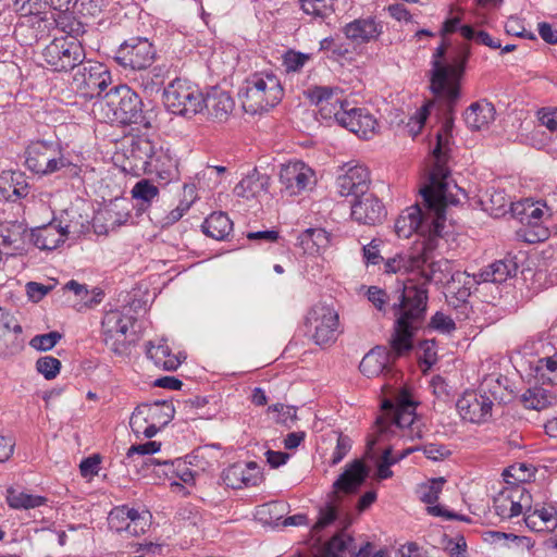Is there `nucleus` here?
Instances as JSON below:
<instances>
[{
	"instance_id": "1",
	"label": "nucleus",
	"mask_w": 557,
	"mask_h": 557,
	"mask_svg": "<svg viewBox=\"0 0 557 557\" xmlns=\"http://www.w3.org/2000/svg\"><path fill=\"white\" fill-rule=\"evenodd\" d=\"M368 300L385 313L387 305L394 317L391 347L396 355L403 356L413 348V336L425 321L429 301V290L424 286L403 284L392 295L377 286H370L367 292Z\"/></svg>"
},
{
	"instance_id": "2",
	"label": "nucleus",
	"mask_w": 557,
	"mask_h": 557,
	"mask_svg": "<svg viewBox=\"0 0 557 557\" xmlns=\"http://www.w3.org/2000/svg\"><path fill=\"white\" fill-rule=\"evenodd\" d=\"M447 178L448 171L442 165H437L435 172L429 177V183L420 189L423 203L429 214L432 215L424 232H421L423 240L411 252L420 269L433 259V253L445 227Z\"/></svg>"
},
{
	"instance_id": "3",
	"label": "nucleus",
	"mask_w": 557,
	"mask_h": 557,
	"mask_svg": "<svg viewBox=\"0 0 557 557\" xmlns=\"http://www.w3.org/2000/svg\"><path fill=\"white\" fill-rule=\"evenodd\" d=\"M448 44L443 40L432 55L429 72L430 90L440 100L457 103L461 97V79L470 58V47L460 45L446 58Z\"/></svg>"
},
{
	"instance_id": "4",
	"label": "nucleus",
	"mask_w": 557,
	"mask_h": 557,
	"mask_svg": "<svg viewBox=\"0 0 557 557\" xmlns=\"http://www.w3.org/2000/svg\"><path fill=\"white\" fill-rule=\"evenodd\" d=\"M91 112L98 121L104 123L137 124L145 128L151 126L149 119L143 113L140 97L126 85L115 86L97 98Z\"/></svg>"
},
{
	"instance_id": "5",
	"label": "nucleus",
	"mask_w": 557,
	"mask_h": 557,
	"mask_svg": "<svg viewBox=\"0 0 557 557\" xmlns=\"http://www.w3.org/2000/svg\"><path fill=\"white\" fill-rule=\"evenodd\" d=\"M127 160L133 163V170L154 174L164 186L181 178L178 160L171 150L147 137L138 136L132 139Z\"/></svg>"
},
{
	"instance_id": "6",
	"label": "nucleus",
	"mask_w": 557,
	"mask_h": 557,
	"mask_svg": "<svg viewBox=\"0 0 557 557\" xmlns=\"http://www.w3.org/2000/svg\"><path fill=\"white\" fill-rule=\"evenodd\" d=\"M417 403L407 392L397 395L396 401L385 399L382 403L383 413L376 419L377 432L399 436L405 441L421 440L423 424L416 414Z\"/></svg>"
},
{
	"instance_id": "7",
	"label": "nucleus",
	"mask_w": 557,
	"mask_h": 557,
	"mask_svg": "<svg viewBox=\"0 0 557 557\" xmlns=\"http://www.w3.org/2000/svg\"><path fill=\"white\" fill-rule=\"evenodd\" d=\"M240 96L245 111L256 114L269 111L278 104L283 99L284 88L273 72H256L245 79Z\"/></svg>"
},
{
	"instance_id": "8",
	"label": "nucleus",
	"mask_w": 557,
	"mask_h": 557,
	"mask_svg": "<svg viewBox=\"0 0 557 557\" xmlns=\"http://www.w3.org/2000/svg\"><path fill=\"white\" fill-rule=\"evenodd\" d=\"M498 389H500L499 380L491 377L483 381L480 394L465 393L456 404L460 417L472 423L485 422L492 416L493 400L498 398Z\"/></svg>"
},
{
	"instance_id": "9",
	"label": "nucleus",
	"mask_w": 557,
	"mask_h": 557,
	"mask_svg": "<svg viewBox=\"0 0 557 557\" xmlns=\"http://www.w3.org/2000/svg\"><path fill=\"white\" fill-rule=\"evenodd\" d=\"M164 104L170 112L191 117L203 111V94L186 79L176 78L163 91Z\"/></svg>"
},
{
	"instance_id": "10",
	"label": "nucleus",
	"mask_w": 557,
	"mask_h": 557,
	"mask_svg": "<svg viewBox=\"0 0 557 557\" xmlns=\"http://www.w3.org/2000/svg\"><path fill=\"white\" fill-rule=\"evenodd\" d=\"M41 55L46 64L54 72L73 71L86 58L82 44L69 37L53 39L44 48Z\"/></svg>"
},
{
	"instance_id": "11",
	"label": "nucleus",
	"mask_w": 557,
	"mask_h": 557,
	"mask_svg": "<svg viewBox=\"0 0 557 557\" xmlns=\"http://www.w3.org/2000/svg\"><path fill=\"white\" fill-rule=\"evenodd\" d=\"M73 71L72 88L84 97H102L101 92L112 82L107 65L100 62L84 60Z\"/></svg>"
},
{
	"instance_id": "12",
	"label": "nucleus",
	"mask_w": 557,
	"mask_h": 557,
	"mask_svg": "<svg viewBox=\"0 0 557 557\" xmlns=\"http://www.w3.org/2000/svg\"><path fill=\"white\" fill-rule=\"evenodd\" d=\"M136 319L120 310L106 312L101 321V330L104 345L116 356L124 357L131 352V342L127 339V331L133 327Z\"/></svg>"
},
{
	"instance_id": "13",
	"label": "nucleus",
	"mask_w": 557,
	"mask_h": 557,
	"mask_svg": "<svg viewBox=\"0 0 557 557\" xmlns=\"http://www.w3.org/2000/svg\"><path fill=\"white\" fill-rule=\"evenodd\" d=\"M157 51L146 37H131L120 45L114 60L123 67L146 71L154 62Z\"/></svg>"
},
{
	"instance_id": "14",
	"label": "nucleus",
	"mask_w": 557,
	"mask_h": 557,
	"mask_svg": "<svg viewBox=\"0 0 557 557\" xmlns=\"http://www.w3.org/2000/svg\"><path fill=\"white\" fill-rule=\"evenodd\" d=\"M307 329L312 331V339L319 346L330 345L336 341L338 314L331 306L314 305L306 315Z\"/></svg>"
},
{
	"instance_id": "15",
	"label": "nucleus",
	"mask_w": 557,
	"mask_h": 557,
	"mask_svg": "<svg viewBox=\"0 0 557 557\" xmlns=\"http://www.w3.org/2000/svg\"><path fill=\"white\" fill-rule=\"evenodd\" d=\"M280 183L288 195H299L315 184L314 171L302 161L282 164Z\"/></svg>"
},
{
	"instance_id": "16",
	"label": "nucleus",
	"mask_w": 557,
	"mask_h": 557,
	"mask_svg": "<svg viewBox=\"0 0 557 557\" xmlns=\"http://www.w3.org/2000/svg\"><path fill=\"white\" fill-rule=\"evenodd\" d=\"M531 500L530 493L522 486L502 491L494 497L493 508L502 519H511L523 512L527 503Z\"/></svg>"
},
{
	"instance_id": "17",
	"label": "nucleus",
	"mask_w": 557,
	"mask_h": 557,
	"mask_svg": "<svg viewBox=\"0 0 557 557\" xmlns=\"http://www.w3.org/2000/svg\"><path fill=\"white\" fill-rule=\"evenodd\" d=\"M351 218L359 224L376 225L386 216L382 201L372 193H366L351 202Z\"/></svg>"
},
{
	"instance_id": "18",
	"label": "nucleus",
	"mask_w": 557,
	"mask_h": 557,
	"mask_svg": "<svg viewBox=\"0 0 557 557\" xmlns=\"http://www.w3.org/2000/svg\"><path fill=\"white\" fill-rule=\"evenodd\" d=\"M370 184L369 170L359 164L349 166L344 174L336 178L339 195L343 197L352 196L354 199L368 193Z\"/></svg>"
},
{
	"instance_id": "19",
	"label": "nucleus",
	"mask_w": 557,
	"mask_h": 557,
	"mask_svg": "<svg viewBox=\"0 0 557 557\" xmlns=\"http://www.w3.org/2000/svg\"><path fill=\"white\" fill-rule=\"evenodd\" d=\"M175 409L169 401H156L152 405H143L136 408L129 420L132 430L139 433V418L143 417L145 422L149 420L159 423L161 426L169 424L174 418Z\"/></svg>"
},
{
	"instance_id": "20",
	"label": "nucleus",
	"mask_w": 557,
	"mask_h": 557,
	"mask_svg": "<svg viewBox=\"0 0 557 557\" xmlns=\"http://www.w3.org/2000/svg\"><path fill=\"white\" fill-rule=\"evenodd\" d=\"M343 33L351 42L362 45L375 41L383 33V25L375 17H360L346 24L343 27Z\"/></svg>"
},
{
	"instance_id": "21",
	"label": "nucleus",
	"mask_w": 557,
	"mask_h": 557,
	"mask_svg": "<svg viewBox=\"0 0 557 557\" xmlns=\"http://www.w3.org/2000/svg\"><path fill=\"white\" fill-rule=\"evenodd\" d=\"M343 127L349 129L361 138H369L375 134L377 122L364 108H349L342 112Z\"/></svg>"
},
{
	"instance_id": "22",
	"label": "nucleus",
	"mask_w": 557,
	"mask_h": 557,
	"mask_svg": "<svg viewBox=\"0 0 557 557\" xmlns=\"http://www.w3.org/2000/svg\"><path fill=\"white\" fill-rule=\"evenodd\" d=\"M69 226L49 223L29 232V243L40 250H53L65 242L69 235Z\"/></svg>"
},
{
	"instance_id": "23",
	"label": "nucleus",
	"mask_w": 557,
	"mask_h": 557,
	"mask_svg": "<svg viewBox=\"0 0 557 557\" xmlns=\"http://www.w3.org/2000/svg\"><path fill=\"white\" fill-rule=\"evenodd\" d=\"M431 216L429 212L424 214L419 205L410 206L395 221V233L400 238H409L414 232H424Z\"/></svg>"
},
{
	"instance_id": "24",
	"label": "nucleus",
	"mask_w": 557,
	"mask_h": 557,
	"mask_svg": "<svg viewBox=\"0 0 557 557\" xmlns=\"http://www.w3.org/2000/svg\"><path fill=\"white\" fill-rule=\"evenodd\" d=\"M234 109V100L228 92L213 87L203 96V110L213 120L226 121Z\"/></svg>"
},
{
	"instance_id": "25",
	"label": "nucleus",
	"mask_w": 557,
	"mask_h": 557,
	"mask_svg": "<svg viewBox=\"0 0 557 557\" xmlns=\"http://www.w3.org/2000/svg\"><path fill=\"white\" fill-rule=\"evenodd\" d=\"M398 357L393 347L392 351H388L385 347L376 346L364 355L359 364V370L368 377L379 376L384 371H388L389 362Z\"/></svg>"
},
{
	"instance_id": "26",
	"label": "nucleus",
	"mask_w": 557,
	"mask_h": 557,
	"mask_svg": "<svg viewBox=\"0 0 557 557\" xmlns=\"http://www.w3.org/2000/svg\"><path fill=\"white\" fill-rule=\"evenodd\" d=\"M515 257L507 256L502 260H496L485 269H483L478 275L473 276L476 283H503L507 278L512 277L517 274L518 263Z\"/></svg>"
},
{
	"instance_id": "27",
	"label": "nucleus",
	"mask_w": 557,
	"mask_h": 557,
	"mask_svg": "<svg viewBox=\"0 0 557 557\" xmlns=\"http://www.w3.org/2000/svg\"><path fill=\"white\" fill-rule=\"evenodd\" d=\"M367 476L368 468L366 465L360 460L352 461L333 483L334 494L337 492L355 493L366 481Z\"/></svg>"
},
{
	"instance_id": "28",
	"label": "nucleus",
	"mask_w": 557,
	"mask_h": 557,
	"mask_svg": "<svg viewBox=\"0 0 557 557\" xmlns=\"http://www.w3.org/2000/svg\"><path fill=\"white\" fill-rule=\"evenodd\" d=\"M444 102H445L447 109L445 112L442 128L436 135L437 143H436L435 148L433 149V157L435 158V162L432 168V171L429 174V177L435 172V169L437 165H442L443 168H445L448 171V175L450 174V171H449L448 166L446 165L447 160H445L444 147L448 144V139L451 136V131H453V126H454L453 112H454V107L456 106V103H448L447 101H444Z\"/></svg>"
},
{
	"instance_id": "29",
	"label": "nucleus",
	"mask_w": 557,
	"mask_h": 557,
	"mask_svg": "<svg viewBox=\"0 0 557 557\" xmlns=\"http://www.w3.org/2000/svg\"><path fill=\"white\" fill-rule=\"evenodd\" d=\"M59 144L53 141H32L25 150V164L34 173L42 171L51 154L57 153Z\"/></svg>"
},
{
	"instance_id": "30",
	"label": "nucleus",
	"mask_w": 557,
	"mask_h": 557,
	"mask_svg": "<svg viewBox=\"0 0 557 557\" xmlns=\"http://www.w3.org/2000/svg\"><path fill=\"white\" fill-rule=\"evenodd\" d=\"M28 187L22 172H2L0 175V197L8 201L26 197Z\"/></svg>"
},
{
	"instance_id": "31",
	"label": "nucleus",
	"mask_w": 557,
	"mask_h": 557,
	"mask_svg": "<svg viewBox=\"0 0 557 557\" xmlns=\"http://www.w3.org/2000/svg\"><path fill=\"white\" fill-rule=\"evenodd\" d=\"M463 119L472 131L482 129L495 120V108L486 101L474 102L466 110Z\"/></svg>"
},
{
	"instance_id": "32",
	"label": "nucleus",
	"mask_w": 557,
	"mask_h": 557,
	"mask_svg": "<svg viewBox=\"0 0 557 557\" xmlns=\"http://www.w3.org/2000/svg\"><path fill=\"white\" fill-rule=\"evenodd\" d=\"M146 355L158 368L165 371H175L182 363L180 357L171 352L165 341H161L158 345L149 342Z\"/></svg>"
},
{
	"instance_id": "33",
	"label": "nucleus",
	"mask_w": 557,
	"mask_h": 557,
	"mask_svg": "<svg viewBox=\"0 0 557 557\" xmlns=\"http://www.w3.org/2000/svg\"><path fill=\"white\" fill-rule=\"evenodd\" d=\"M269 185L270 176L260 174L257 169H253L235 186L234 191L238 197L250 198L268 191Z\"/></svg>"
},
{
	"instance_id": "34",
	"label": "nucleus",
	"mask_w": 557,
	"mask_h": 557,
	"mask_svg": "<svg viewBox=\"0 0 557 557\" xmlns=\"http://www.w3.org/2000/svg\"><path fill=\"white\" fill-rule=\"evenodd\" d=\"M201 230L208 237L224 240L233 230V222L225 212H213L206 218Z\"/></svg>"
},
{
	"instance_id": "35",
	"label": "nucleus",
	"mask_w": 557,
	"mask_h": 557,
	"mask_svg": "<svg viewBox=\"0 0 557 557\" xmlns=\"http://www.w3.org/2000/svg\"><path fill=\"white\" fill-rule=\"evenodd\" d=\"M0 237L3 247L20 253L26 250V245L29 243V233L26 226L21 223L3 226Z\"/></svg>"
},
{
	"instance_id": "36",
	"label": "nucleus",
	"mask_w": 557,
	"mask_h": 557,
	"mask_svg": "<svg viewBox=\"0 0 557 557\" xmlns=\"http://www.w3.org/2000/svg\"><path fill=\"white\" fill-rule=\"evenodd\" d=\"M510 209L513 216L528 225H537L544 215V210L540 207V202H534L532 199L511 202Z\"/></svg>"
},
{
	"instance_id": "37",
	"label": "nucleus",
	"mask_w": 557,
	"mask_h": 557,
	"mask_svg": "<svg viewBox=\"0 0 557 557\" xmlns=\"http://www.w3.org/2000/svg\"><path fill=\"white\" fill-rule=\"evenodd\" d=\"M298 245L305 252L315 253L330 245V234L324 228H307L298 236Z\"/></svg>"
},
{
	"instance_id": "38",
	"label": "nucleus",
	"mask_w": 557,
	"mask_h": 557,
	"mask_svg": "<svg viewBox=\"0 0 557 557\" xmlns=\"http://www.w3.org/2000/svg\"><path fill=\"white\" fill-rule=\"evenodd\" d=\"M447 296L457 302H466L471 295V277L466 272L456 271L445 281Z\"/></svg>"
},
{
	"instance_id": "39",
	"label": "nucleus",
	"mask_w": 557,
	"mask_h": 557,
	"mask_svg": "<svg viewBox=\"0 0 557 557\" xmlns=\"http://www.w3.org/2000/svg\"><path fill=\"white\" fill-rule=\"evenodd\" d=\"M356 549L354 537L341 531L323 545L321 557H338L346 552L354 553Z\"/></svg>"
},
{
	"instance_id": "40",
	"label": "nucleus",
	"mask_w": 557,
	"mask_h": 557,
	"mask_svg": "<svg viewBox=\"0 0 557 557\" xmlns=\"http://www.w3.org/2000/svg\"><path fill=\"white\" fill-rule=\"evenodd\" d=\"M555 400L553 394L543 387H532L521 395V401L528 409L542 410L550 406Z\"/></svg>"
},
{
	"instance_id": "41",
	"label": "nucleus",
	"mask_w": 557,
	"mask_h": 557,
	"mask_svg": "<svg viewBox=\"0 0 557 557\" xmlns=\"http://www.w3.org/2000/svg\"><path fill=\"white\" fill-rule=\"evenodd\" d=\"M426 264H429V270H424L423 268L420 269L421 276L424 278L423 284H416L417 286H424L426 288V283L434 282L436 284H443L445 281H447L448 275L450 276V262L446 259H441L437 261H434L433 259L429 261Z\"/></svg>"
},
{
	"instance_id": "42",
	"label": "nucleus",
	"mask_w": 557,
	"mask_h": 557,
	"mask_svg": "<svg viewBox=\"0 0 557 557\" xmlns=\"http://www.w3.org/2000/svg\"><path fill=\"white\" fill-rule=\"evenodd\" d=\"M384 267L386 273H407L420 269L412 253H397L386 259Z\"/></svg>"
},
{
	"instance_id": "43",
	"label": "nucleus",
	"mask_w": 557,
	"mask_h": 557,
	"mask_svg": "<svg viewBox=\"0 0 557 557\" xmlns=\"http://www.w3.org/2000/svg\"><path fill=\"white\" fill-rule=\"evenodd\" d=\"M46 498L38 495H32L24 492H15L13 490L9 491L8 494V503L10 507L16 509H29L36 508L46 503Z\"/></svg>"
},
{
	"instance_id": "44",
	"label": "nucleus",
	"mask_w": 557,
	"mask_h": 557,
	"mask_svg": "<svg viewBox=\"0 0 557 557\" xmlns=\"http://www.w3.org/2000/svg\"><path fill=\"white\" fill-rule=\"evenodd\" d=\"M536 377L550 384L557 383V354L540 358L534 366Z\"/></svg>"
},
{
	"instance_id": "45",
	"label": "nucleus",
	"mask_w": 557,
	"mask_h": 557,
	"mask_svg": "<svg viewBox=\"0 0 557 557\" xmlns=\"http://www.w3.org/2000/svg\"><path fill=\"white\" fill-rule=\"evenodd\" d=\"M349 107V103L346 101H342L338 98H333L321 106H319V112L323 120H334L341 126L343 125L342 121V112H346Z\"/></svg>"
},
{
	"instance_id": "46",
	"label": "nucleus",
	"mask_w": 557,
	"mask_h": 557,
	"mask_svg": "<svg viewBox=\"0 0 557 557\" xmlns=\"http://www.w3.org/2000/svg\"><path fill=\"white\" fill-rule=\"evenodd\" d=\"M223 482L232 488H240L243 485L250 483V478L245 475V467L235 463L226 468L222 473Z\"/></svg>"
},
{
	"instance_id": "47",
	"label": "nucleus",
	"mask_w": 557,
	"mask_h": 557,
	"mask_svg": "<svg viewBox=\"0 0 557 557\" xmlns=\"http://www.w3.org/2000/svg\"><path fill=\"white\" fill-rule=\"evenodd\" d=\"M131 194L134 199L150 205L159 196V188L149 180L143 178L134 185Z\"/></svg>"
},
{
	"instance_id": "48",
	"label": "nucleus",
	"mask_w": 557,
	"mask_h": 557,
	"mask_svg": "<svg viewBox=\"0 0 557 557\" xmlns=\"http://www.w3.org/2000/svg\"><path fill=\"white\" fill-rule=\"evenodd\" d=\"M166 73L164 65L152 67L146 73V76H143L141 87L146 92L158 91L165 81Z\"/></svg>"
},
{
	"instance_id": "49",
	"label": "nucleus",
	"mask_w": 557,
	"mask_h": 557,
	"mask_svg": "<svg viewBox=\"0 0 557 557\" xmlns=\"http://www.w3.org/2000/svg\"><path fill=\"white\" fill-rule=\"evenodd\" d=\"M302 11L314 17L324 18L333 12V0H300Z\"/></svg>"
},
{
	"instance_id": "50",
	"label": "nucleus",
	"mask_w": 557,
	"mask_h": 557,
	"mask_svg": "<svg viewBox=\"0 0 557 557\" xmlns=\"http://www.w3.org/2000/svg\"><path fill=\"white\" fill-rule=\"evenodd\" d=\"M148 516V511L139 512L133 508L132 515L129 516L128 521H126L127 524H125L124 532L133 536L144 534L149 527Z\"/></svg>"
},
{
	"instance_id": "51",
	"label": "nucleus",
	"mask_w": 557,
	"mask_h": 557,
	"mask_svg": "<svg viewBox=\"0 0 557 557\" xmlns=\"http://www.w3.org/2000/svg\"><path fill=\"white\" fill-rule=\"evenodd\" d=\"M310 58L311 55L308 53H302L289 49L283 54L282 64L286 73H297L301 71V69L307 63V61L310 60Z\"/></svg>"
},
{
	"instance_id": "52",
	"label": "nucleus",
	"mask_w": 557,
	"mask_h": 557,
	"mask_svg": "<svg viewBox=\"0 0 557 557\" xmlns=\"http://www.w3.org/2000/svg\"><path fill=\"white\" fill-rule=\"evenodd\" d=\"M133 508L127 506H119L113 508L108 516V524L111 530L120 533L125 530L126 521H128L132 515Z\"/></svg>"
},
{
	"instance_id": "53",
	"label": "nucleus",
	"mask_w": 557,
	"mask_h": 557,
	"mask_svg": "<svg viewBox=\"0 0 557 557\" xmlns=\"http://www.w3.org/2000/svg\"><path fill=\"white\" fill-rule=\"evenodd\" d=\"M61 338H62L61 333H59L57 331H52V332H49L46 334H39V335L34 336L30 339L29 345H30V347H33L36 350L48 351V350L52 349L59 343V341Z\"/></svg>"
},
{
	"instance_id": "54",
	"label": "nucleus",
	"mask_w": 557,
	"mask_h": 557,
	"mask_svg": "<svg viewBox=\"0 0 557 557\" xmlns=\"http://www.w3.org/2000/svg\"><path fill=\"white\" fill-rule=\"evenodd\" d=\"M37 371L47 380L54 379L61 369V361L52 356L40 357L36 361Z\"/></svg>"
},
{
	"instance_id": "55",
	"label": "nucleus",
	"mask_w": 557,
	"mask_h": 557,
	"mask_svg": "<svg viewBox=\"0 0 557 557\" xmlns=\"http://www.w3.org/2000/svg\"><path fill=\"white\" fill-rule=\"evenodd\" d=\"M444 478H437L430 481L429 484L421 487V500L425 504L433 505L437 502L440 493L445 483Z\"/></svg>"
},
{
	"instance_id": "56",
	"label": "nucleus",
	"mask_w": 557,
	"mask_h": 557,
	"mask_svg": "<svg viewBox=\"0 0 557 557\" xmlns=\"http://www.w3.org/2000/svg\"><path fill=\"white\" fill-rule=\"evenodd\" d=\"M161 448V443L150 441L144 444L132 445L125 457V465H129L133 461L134 455L145 456L158 453Z\"/></svg>"
},
{
	"instance_id": "57",
	"label": "nucleus",
	"mask_w": 557,
	"mask_h": 557,
	"mask_svg": "<svg viewBox=\"0 0 557 557\" xmlns=\"http://www.w3.org/2000/svg\"><path fill=\"white\" fill-rule=\"evenodd\" d=\"M11 333H22V326L11 313L0 308V336L4 337Z\"/></svg>"
},
{
	"instance_id": "58",
	"label": "nucleus",
	"mask_w": 557,
	"mask_h": 557,
	"mask_svg": "<svg viewBox=\"0 0 557 557\" xmlns=\"http://www.w3.org/2000/svg\"><path fill=\"white\" fill-rule=\"evenodd\" d=\"M69 164H70V162L61 153L60 146H58L57 153L51 154V157L48 159L46 164L42 166V171H40L38 174H41V175L52 174V173L61 170L62 168H65Z\"/></svg>"
},
{
	"instance_id": "59",
	"label": "nucleus",
	"mask_w": 557,
	"mask_h": 557,
	"mask_svg": "<svg viewBox=\"0 0 557 557\" xmlns=\"http://www.w3.org/2000/svg\"><path fill=\"white\" fill-rule=\"evenodd\" d=\"M430 326L442 333H450L456 330V323L454 320L441 311H437L431 318Z\"/></svg>"
},
{
	"instance_id": "60",
	"label": "nucleus",
	"mask_w": 557,
	"mask_h": 557,
	"mask_svg": "<svg viewBox=\"0 0 557 557\" xmlns=\"http://www.w3.org/2000/svg\"><path fill=\"white\" fill-rule=\"evenodd\" d=\"M351 448V440L344 434H339L337 437L336 447L333 451L331 465L335 466L339 463L344 457L348 454Z\"/></svg>"
},
{
	"instance_id": "61",
	"label": "nucleus",
	"mask_w": 557,
	"mask_h": 557,
	"mask_svg": "<svg viewBox=\"0 0 557 557\" xmlns=\"http://www.w3.org/2000/svg\"><path fill=\"white\" fill-rule=\"evenodd\" d=\"M539 517L540 523L544 525L545 530L549 531L557 527V510L554 507H542L541 509L533 510Z\"/></svg>"
},
{
	"instance_id": "62",
	"label": "nucleus",
	"mask_w": 557,
	"mask_h": 557,
	"mask_svg": "<svg viewBox=\"0 0 557 557\" xmlns=\"http://www.w3.org/2000/svg\"><path fill=\"white\" fill-rule=\"evenodd\" d=\"M337 518V509L335 506L329 504L325 508L320 510V516L315 524L313 525V530L319 532L323 530L325 527L333 523Z\"/></svg>"
},
{
	"instance_id": "63",
	"label": "nucleus",
	"mask_w": 557,
	"mask_h": 557,
	"mask_svg": "<svg viewBox=\"0 0 557 557\" xmlns=\"http://www.w3.org/2000/svg\"><path fill=\"white\" fill-rule=\"evenodd\" d=\"M177 519L186 522L188 525L196 527L201 522L202 517L195 507L187 505L180 508Z\"/></svg>"
},
{
	"instance_id": "64",
	"label": "nucleus",
	"mask_w": 557,
	"mask_h": 557,
	"mask_svg": "<svg viewBox=\"0 0 557 557\" xmlns=\"http://www.w3.org/2000/svg\"><path fill=\"white\" fill-rule=\"evenodd\" d=\"M100 461L99 455H92L83 459L79 463L82 476L88 478L98 474Z\"/></svg>"
}]
</instances>
